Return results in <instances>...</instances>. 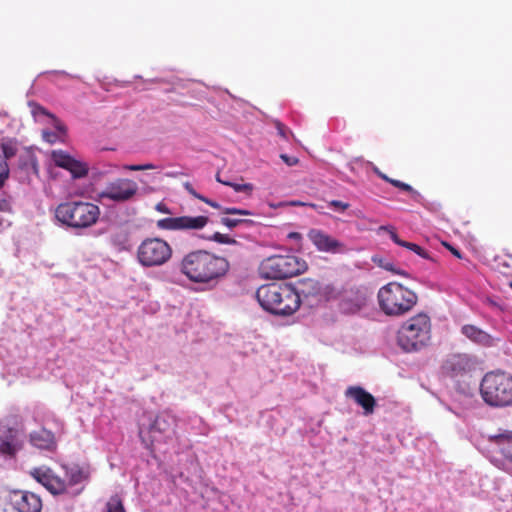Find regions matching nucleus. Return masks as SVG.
<instances>
[{"instance_id": "58836bf2", "label": "nucleus", "mask_w": 512, "mask_h": 512, "mask_svg": "<svg viewBox=\"0 0 512 512\" xmlns=\"http://www.w3.org/2000/svg\"><path fill=\"white\" fill-rule=\"evenodd\" d=\"M156 209H157V211H159L161 213H164V214H169L170 213L169 208L165 204H163V203H158L156 205Z\"/></svg>"}, {"instance_id": "0eeeda50", "label": "nucleus", "mask_w": 512, "mask_h": 512, "mask_svg": "<svg viewBox=\"0 0 512 512\" xmlns=\"http://www.w3.org/2000/svg\"><path fill=\"white\" fill-rule=\"evenodd\" d=\"M431 339V320L425 313H419L406 320L398 330L397 342L407 352L426 347Z\"/></svg>"}, {"instance_id": "6e6552de", "label": "nucleus", "mask_w": 512, "mask_h": 512, "mask_svg": "<svg viewBox=\"0 0 512 512\" xmlns=\"http://www.w3.org/2000/svg\"><path fill=\"white\" fill-rule=\"evenodd\" d=\"M307 269L306 262L292 254L272 255L263 259L259 265L262 278L278 280L286 279L303 273Z\"/></svg>"}, {"instance_id": "39448f33", "label": "nucleus", "mask_w": 512, "mask_h": 512, "mask_svg": "<svg viewBox=\"0 0 512 512\" xmlns=\"http://www.w3.org/2000/svg\"><path fill=\"white\" fill-rule=\"evenodd\" d=\"M377 298L380 309L388 316H402L410 312L418 302L416 292L398 282L382 286Z\"/></svg>"}, {"instance_id": "393cba45", "label": "nucleus", "mask_w": 512, "mask_h": 512, "mask_svg": "<svg viewBox=\"0 0 512 512\" xmlns=\"http://www.w3.org/2000/svg\"><path fill=\"white\" fill-rule=\"evenodd\" d=\"M220 223L229 229H233L240 225L250 227L255 224V222L251 219L230 218V217H222L220 220Z\"/></svg>"}, {"instance_id": "09e8293b", "label": "nucleus", "mask_w": 512, "mask_h": 512, "mask_svg": "<svg viewBox=\"0 0 512 512\" xmlns=\"http://www.w3.org/2000/svg\"><path fill=\"white\" fill-rule=\"evenodd\" d=\"M509 287L512 289V282L509 283Z\"/></svg>"}, {"instance_id": "79ce46f5", "label": "nucleus", "mask_w": 512, "mask_h": 512, "mask_svg": "<svg viewBox=\"0 0 512 512\" xmlns=\"http://www.w3.org/2000/svg\"><path fill=\"white\" fill-rule=\"evenodd\" d=\"M34 113H41V114H44V115H49L46 110L41 107V106H37L36 109L33 111Z\"/></svg>"}, {"instance_id": "7ed1b4c3", "label": "nucleus", "mask_w": 512, "mask_h": 512, "mask_svg": "<svg viewBox=\"0 0 512 512\" xmlns=\"http://www.w3.org/2000/svg\"><path fill=\"white\" fill-rule=\"evenodd\" d=\"M65 479L56 475L48 467H38L30 471V475L42 484L50 493L58 494H79L81 490L73 491V488L82 484L90 478L91 470L88 464L63 465Z\"/></svg>"}, {"instance_id": "9b49d317", "label": "nucleus", "mask_w": 512, "mask_h": 512, "mask_svg": "<svg viewBox=\"0 0 512 512\" xmlns=\"http://www.w3.org/2000/svg\"><path fill=\"white\" fill-rule=\"evenodd\" d=\"M138 191L139 186L133 179L115 178L106 183L99 197L115 203H125L134 199Z\"/></svg>"}, {"instance_id": "49530a36", "label": "nucleus", "mask_w": 512, "mask_h": 512, "mask_svg": "<svg viewBox=\"0 0 512 512\" xmlns=\"http://www.w3.org/2000/svg\"><path fill=\"white\" fill-rule=\"evenodd\" d=\"M291 238H300V234L299 233H296V232H293L289 235Z\"/></svg>"}, {"instance_id": "ea45409f", "label": "nucleus", "mask_w": 512, "mask_h": 512, "mask_svg": "<svg viewBox=\"0 0 512 512\" xmlns=\"http://www.w3.org/2000/svg\"><path fill=\"white\" fill-rule=\"evenodd\" d=\"M55 126H56L57 130H59V131H60V132H62V133H65L66 128H65V126H64L61 122H59V121L57 120V121H56V125H55Z\"/></svg>"}, {"instance_id": "bb28decb", "label": "nucleus", "mask_w": 512, "mask_h": 512, "mask_svg": "<svg viewBox=\"0 0 512 512\" xmlns=\"http://www.w3.org/2000/svg\"><path fill=\"white\" fill-rule=\"evenodd\" d=\"M104 512H126L123 506V502L118 495L110 497L106 503Z\"/></svg>"}, {"instance_id": "6ab92c4d", "label": "nucleus", "mask_w": 512, "mask_h": 512, "mask_svg": "<svg viewBox=\"0 0 512 512\" xmlns=\"http://www.w3.org/2000/svg\"><path fill=\"white\" fill-rule=\"evenodd\" d=\"M29 442L33 447L48 452H55L58 446L54 433L46 428L30 432Z\"/></svg>"}, {"instance_id": "dca6fc26", "label": "nucleus", "mask_w": 512, "mask_h": 512, "mask_svg": "<svg viewBox=\"0 0 512 512\" xmlns=\"http://www.w3.org/2000/svg\"><path fill=\"white\" fill-rule=\"evenodd\" d=\"M51 158L56 166L68 170L73 178H82L88 174L86 163L73 158L62 150L52 151Z\"/></svg>"}, {"instance_id": "aec40b11", "label": "nucleus", "mask_w": 512, "mask_h": 512, "mask_svg": "<svg viewBox=\"0 0 512 512\" xmlns=\"http://www.w3.org/2000/svg\"><path fill=\"white\" fill-rule=\"evenodd\" d=\"M470 367V359L465 354H453L447 357L442 365L443 372L455 377L466 372Z\"/></svg>"}, {"instance_id": "2f4dec72", "label": "nucleus", "mask_w": 512, "mask_h": 512, "mask_svg": "<svg viewBox=\"0 0 512 512\" xmlns=\"http://www.w3.org/2000/svg\"><path fill=\"white\" fill-rule=\"evenodd\" d=\"M9 177V167L4 158L0 155V186L4 184V182Z\"/></svg>"}, {"instance_id": "c756f323", "label": "nucleus", "mask_w": 512, "mask_h": 512, "mask_svg": "<svg viewBox=\"0 0 512 512\" xmlns=\"http://www.w3.org/2000/svg\"><path fill=\"white\" fill-rule=\"evenodd\" d=\"M209 240H212L214 242L220 243V244H236L237 241L227 234H222L219 232H215Z\"/></svg>"}, {"instance_id": "f257e3e1", "label": "nucleus", "mask_w": 512, "mask_h": 512, "mask_svg": "<svg viewBox=\"0 0 512 512\" xmlns=\"http://www.w3.org/2000/svg\"><path fill=\"white\" fill-rule=\"evenodd\" d=\"M300 285V290L288 283L261 285L256 291V298L265 311L277 316H290L300 308L301 294L308 296L319 291L318 282L312 279H304Z\"/></svg>"}, {"instance_id": "37998d69", "label": "nucleus", "mask_w": 512, "mask_h": 512, "mask_svg": "<svg viewBox=\"0 0 512 512\" xmlns=\"http://www.w3.org/2000/svg\"><path fill=\"white\" fill-rule=\"evenodd\" d=\"M183 186H184V188L186 189V191H187L188 193H189L191 190H193V189H194V188H193V186H192V184H191L190 182H185V183L183 184Z\"/></svg>"}, {"instance_id": "412c9836", "label": "nucleus", "mask_w": 512, "mask_h": 512, "mask_svg": "<svg viewBox=\"0 0 512 512\" xmlns=\"http://www.w3.org/2000/svg\"><path fill=\"white\" fill-rule=\"evenodd\" d=\"M379 231L387 232L389 234L391 240L395 244L413 251L415 254L419 255L420 257H422L424 259L434 261V259L430 256V254L425 249H423L421 246H419L418 244H415L412 242H407V241L400 239L398 234L396 233L395 229L392 226H380Z\"/></svg>"}, {"instance_id": "f3484780", "label": "nucleus", "mask_w": 512, "mask_h": 512, "mask_svg": "<svg viewBox=\"0 0 512 512\" xmlns=\"http://www.w3.org/2000/svg\"><path fill=\"white\" fill-rule=\"evenodd\" d=\"M51 158L56 166L68 170L73 178H82L88 174L86 163L73 158L62 150L52 151Z\"/></svg>"}, {"instance_id": "5701e85b", "label": "nucleus", "mask_w": 512, "mask_h": 512, "mask_svg": "<svg viewBox=\"0 0 512 512\" xmlns=\"http://www.w3.org/2000/svg\"><path fill=\"white\" fill-rule=\"evenodd\" d=\"M489 439L499 447L501 454L512 462V431L504 430L501 433L491 435Z\"/></svg>"}, {"instance_id": "f8f14e48", "label": "nucleus", "mask_w": 512, "mask_h": 512, "mask_svg": "<svg viewBox=\"0 0 512 512\" xmlns=\"http://www.w3.org/2000/svg\"><path fill=\"white\" fill-rule=\"evenodd\" d=\"M209 222L207 216L168 217L157 221V227L162 230H201Z\"/></svg>"}, {"instance_id": "f704fd0d", "label": "nucleus", "mask_w": 512, "mask_h": 512, "mask_svg": "<svg viewBox=\"0 0 512 512\" xmlns=\"http://www.w3.org/2000/svg\"><path fill=\"white\" fill-rule=\"evenodd\" d=\"M280 158L288 165L294 166L298 163V159L296 157H290L287 154H281Z\"/></svg>"}, {"instance_id": "a211bd4d", "label": "nucleus", "mask_w": 512, "mask_h": 512, "mask_svg": "<svg viewBox=\"0 0 512 512\" xmlns=\"http://www.w3.org/2000/svg\"><path fill=\"white\" fill-rule=\"evenodd\" d=\"M347 398L353 399L355 403L361 406L364 410V415H371L374 413L376 407V400L374 396L367 392L361 386H349L345 391Z\"/></svg>"}, {"instance_id": "f03ea898", "label": "nucleus", "mask_w": 512, "mask_h": 512, "mask_svg": "<svg viewBox=\"0 0 512 512\" xmlns=\"http://www.w3.org/2000/svg\"><path fill=\"white\" fill-rule=\"evenodd\" d=\"M230 264L224 257L207 250H194L182 258L180 271L191 282L208 284L218 281L229 271Z\"/></svg>"}, {"instance_id": "9d476101", "label": "nucleus", "mask_w": 512, "mask_h": 512, "mask_svg": "<svg viewBox=\"0 0 512 512\" xmlns=\"http://www.w3.org/2000/svg\"><path fill=\"white\" fill-rule=\"evenodd\" d=\"M24 429L8 422L0 423V454L9 459L16 458L25 445Z\"/></svg>"}, {"instance_id": "423d86ee", "label": "nucleus", "mask_w": 512, "mask_h": 512, "mask_svg": "<svg viewBox=\"0 0 512 512\" xmlns=\"http://www.w3.org/2000/svg\"><path fill=\"white\" fill-rule=\"evenodd\" d=\"M480 394L490 407H512V375L503 371H491L480 383Z\"/></svg>"}, {"instance_id": "4be33fe9", "label": "nucleus", "mask_w": 512, "mask_h": 512, "mask_svg": "<svg viewBox=\"0 0 512 512\" xmlns=\"http://www.w3.org/2000/svg\"><path fill=\"white\" fill-rule=\"evenodd\" d=\"M461 332L468 339L479 345L489 347L493 344L492 337L487 332L483 331L475 325H464L461 329Z\"/></svg>"}, {"instance_id": "473e14b6", "label": "nucleus", "mask_w": 512, "mask_h": 512, "mask_svg": "<svg viewBox=\"0 0 512 512\" xmlns=\"http://www.w3.org/2000/svg\"><path fill=\"white\" fill-rule=\"evenodd\" d=\"M274 126L277 129L278 135L281 138L287 140L288 139V135L291 134L290 129L286 125L281 123L279 120H275L274 121Z\"/></svg>"}, {"instance_id": "1a4fd4ad", "label": "nucleus", "mask_w": 512, "mask_h": 512, "mask_svg": "<svg viewBox=\"0 0 512 512\" xmlns=\"http://www.w3.org/2000/svg\"><path fill=\"white\" fill-rule=\"evenodd\" d=\"M172 254L173 249L166 240L149 237L138 246L136 257L141 266L152 268L166 264L172 258Z\"/></svg>"}, {"instance_id": "2eb2a0df", "label": "nucleus", "mask_w": 512, "mask_h": 512, "mask_svg": "<svg viewBox=\"0 0 512 512\" xmlns=\"http://www.w3.org/2000/svg\"><path fill=\"white\" fill-rule=\"evenodd\" d=\"M10 503L17 512H41L42 510L41 498L29 491H12Z\"/></svg>"}, {"instance_id": "cd10ccee", "label": "nucleus", "mask_w": 512, "mask_h": 512, "mask_svg": "<svg viewBox=\"0 0 512 512\" xmlns=\"http://www.w3.org/2000/svg\"><path fill=\"white\" fill-rule=\"evenodd\" d=\"M223 185L233 188L235 192H243L247 195H251L254 190V186L251 183L238 184L234 182H223Z\"/></svg>"}, {"instance_id": "a18cd8bd", "label": "nucleus", "mask_w": 512, "mask_h": 512, "mask_svg": "<svg viewBox=\"0 0 512 512\" xmlns=\"http://www.w3.org/2000/svg\"><path fill=\"white\" fill-rule=\"evenodd\" d=\"M363 303H364V299L358 298V303L356 304V308L360 309V307L363 305Z\"/></svg>"}, {"instance_id": "de8ad7c7", "label": "nucleus", "mask_w": 512, "mask_h": 512, "mask_svg": "<svg viewBox=\"0 0 512 512\" xmlns=\"http://www.w3.org/2000/svg\"><path fill=\"white\" fill-rule=\"evenodd\" d=\"M216 180H217V182H219L221 184H223V182H225L224 180L221 179L219 173H217V175H216Z\"/></svg>"}, {"instance_id": "e433bc0d", "label": "nucleus", "mask_w": 512, "mask_h": 512, "mask_svg": "<svg viewBox=\"0 0 512 512\" xmlns=\"http://www.w3.org/2000/svg\"><path fill=\"white\" fill-rule=\"evenodd\" d=\"M443 245L457 258L462 259V253L447 242H443Z\"/></svg>"}, {"instance_id": "7c9ffc66", "label": "nucleus", "mask_w": 512, "mask_h": 512, "mask_svg": "<svg viewBox=\"0 0 512 512\" xmlns=\"http://www.w3.org/2000/svg\"><path fill=\"white\" fill-rule=\"evenodd\" d=\"M156 165L153 163L146 164H126L123 166L124 170L127 171H145V170H153L156 169Z\"/></svg>"}, {"instance_id": "a19ab883", "label": "nucleus", "mask_w": 512, "mask_h": 512, "mask_svg": "<svg viewBox=\"0 0 512 512\" xmlns=\"http://www.w3.org/2000/svg\"><path fill=\"white\" fill-rule=\"evenodd\" d=\"M189 194H190V195H192L193 197H195V198H197V199L201 200V201H202V199L204 198V196H203V195H201V194H199V193H197V192L195 191V189L191 190V191L189 192Z\"/></svg>"}, {"instance_id": "a878e982", "label": "nucleus", "mask_w": 512, "mask_h": 512, "mask_svg": "<svg viewBox=\"0 0 512 512\" xmlns=\"http://www.w3.org/2000/svg\"><path fill=\"white\" fill-rule=\"evenodd\" d=\"M1 150L3 152L2 158L7 162L8 159L14 157L18 151V145L15 140L9 139L1 143Z\"/></svg>"}, {"instance_id": "4c0bfd02", "label": "nucleus", "mask_w": 512, "mask_h": 512, "mask_svg": "<svg viewBox=\"0 0 512 512\" xmlns=\"http://www.w3.org/2000/svg\"><path fill=\"white\" fill-rule=\"evenodd\" d=\"M11 210L10 202L7 199L0 198V211L7 212Z\"/></svg>"}, {"instance_id": "c85d7f7f", "label": "nucleus", "mask_w": 512, "mask_h": 512, "mask_svg": "<svg viewBox=\"0 0 512 512\" xmlns=\"http://www.w3.org/2000/svg\"><path fill=\"white\" fill-rule=\"evenodd\" d=\"M389 183L391 185H393L394 187L399 188L400 190L411 193L413 197L419 196V193L416 190H414L411 185H409L407 183H404V182H402L400 180H396V179L389 180Z\"/></svg>"}, {"instance_id": "b1692460", "label": "nucleus", "mask_w": 512, "mask_h": 512, "mask_svg": "<svg viewBox=\"0 0 512 512\" xmlns=\"http://www.w3.org/2000/svg\"><path fill=\"white\" fill-rule=\"evenodd\" d=\"M202 202L208 204L209 206L215 208V209H221L223 214L226 215H253V212L249 210H244L236 207H224L222 208L219 203L210 200L204 196L202 199Z\"/></svg>"}, {"instance_id": "20e7f679", "label": "nucleus", "mask_w": 512, "mask_h": 512, "mask_svg": "<svg viewBox=\"0 0 512 512\" xmlns=\"http://www.w3.org/2000/svg\"><path fill=\"white\" fill-rule=\"evenodd\" d=\"M100 207L92 202L75 200L60 203L55 209V218L73 230H85L99 221Z\"/></svg>"}, {"instance_id": "ddd939ff", "label": "nucleus", "mask_w": 512, "mask_h": 512, "mask_svg": "<svg viewBox=\"0 0 512 512\" xmlns=\"http://www.w3.org/2000/svg\"><path fill=\"white\" fill-rule=\"evenodd\" d=\"M307 238L319 252L340 254L346 251V246L343 242L321 229H310L307 233Z\"/></svg>"}, {"instance_id": "72a5a7b5", "label": "nucleus", "mask_w": 512, "mask_h": 512, "mask_svg": "<svg viewBox=\"0 0 512 512\" xmlns=\"http://www.w3.org/2000/svg\"><path fill=\"white\" fill-rule=\"evenodd\" d=\"M328 205L330 207H332L333 209H335L337 211H341V212L347 210L350 207L349 203L342 202V201H339V200H332V201H330L328 203Z\"/></svg>"}, {"instance_id": "c03bdc74", "label": "nucleus", "mask_w": 512, "mask_h": 512, "mask_svg": "<svg viewBox=\"0 0 512 512\" xmlns=\"http://www.w3.org/2000/svg\"><path fill=\"white\" fill-rule=\"evenodd\" d=\"M378 175L383 179L385 180L386 182L389 183V180H393L392 178L388 177L386 174L382 173V172H378Z\"/></svg>"}, {"instance_id": "4468645a", "label": "nucleus", "mask_w": 512, "mask_h": 512, "mask_svg": "<svg viewBox=\"0 0 512 512\" xmlns=\"http://www.w3.org/2000/svg\"><path fill=\"white\" fill-rule=\"evenodd\" d=\"M176 418L170 413L163 411L159 413L149 426L151 442H159L169 438L174 433Z\"/></svg>"}, {"instance_id": "c9c22d12", "label": "nucleus", "mask_w": 512, "mask_h": 512, "mask_svg": "<svg viewBox=\"0 0 512 512\" xmlns=\"http://www.w3.org/2000/svg\"><path fill=\"white\" fill-rule=\"evenodd\" d=\"M382 268H384L385 270H388V271H392L394 273H397V274H401V275H406V273L404 271H396L394 269V266L392 263H383L382 261H379L378 263Z\"/></svg>"}]
</instances>
